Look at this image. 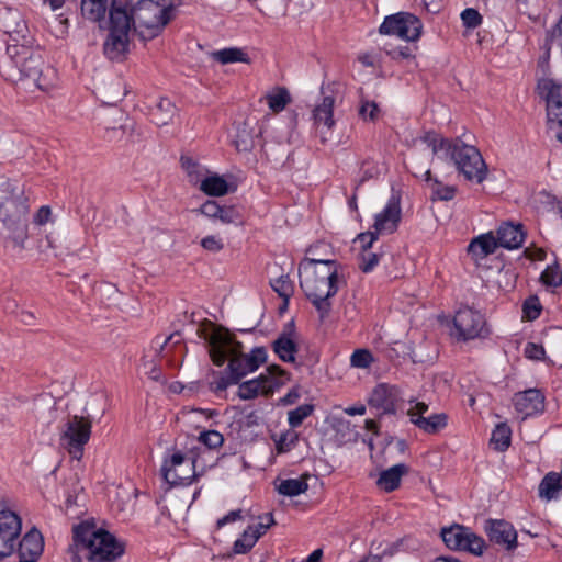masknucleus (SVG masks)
<instances>
[{
    "label": "nucleus",
    "mask_w": 562,
    "mask_h": 562,
    "mask_svg": "<svg viewBox=\"0 0 562 562\" xmlns=\"http://www.w3.org/2000/svg\"><path fill=\"white\" fill-rule=\"evenodd\" d=\"M131 9V0L80 1L81 16L108 31L103 53L110 60L122 61L130 53Z\"/></svg>",
    "instance_id": "f257e3e1"
},
{
    "label": "nucleus",
    "mask_w": 562,
    "mask_h": 562,
    "mask_svg": "<svg viewBox=\"0 0 562 562\" xmlns=\"http://www.w3.org/2000/svg\"><path fill=\"white\" fill-rule=\"evenodd\" d=\"M316 248L310 250L312 257L304 258L299 265L300 286L305 296L323 319L331 311V299L342 283L339 265L336 260L317 258Z\"/></svg>",
    "instance_id": "f03ea898"
},
{
    "label": "nucleus",
    "mask_w": 562,
    "mask_h": 562,
    "mask_svg": "<svg viewBox=\"0 0 562 562\" xmlns=\"http://www.w3.org/2000/svg\"><path fill=\"white\" fill-rule=\"evenodd\" d=\"M202 337L209 344V353L215 366L221 367L228 360L227 370L234 375V381L239 382L266 361L263 348H254L250 353H244L241 344L223 327L211 325L203 329Z\"/></svg>",
    "instance_id": "7ed1b4c3"
},
{
    "label": "nucleus",
    "mask_w": 562,
    "mask_h": 562,
    "mask_svg": "<svg viewBox=\"0 0 562 562\" xmlns=\"http://www.w3.org/2000/svg\"><path fill=\"white\" fill-rule=\"evenodd\" d=\"M8 60L0 66L2 77L9 81H30L41 91L48 92L57 83L56 70L44 64L42 56L25 45L9 44Z\"/></svg>",
    "instance_id": "20e7f679"
},
{
    "label": "nucleus",
    "mask_w": 562,
    "mask_h": 562,
    "mask_svg": "<svg viewBox=\"0 0 562 562\" xmlns=\"http://www.w3.org/2000/svg\"><path fill=\"white\" fill-rule=\"evenodd\" d=\"M432 154L440 159H450L463 177L475 183H482L487 175L486 164L475 146L460 138H445L436 132H427L420 137Z\"/></svg>",
    "instance_id": "39448f33"
},
{
    "label": "nucleus",
    "mask_w": 562,
    "mask_h": 562,
    "mask_svg": "<svg viewBox=\"0 0 562 562\" xmlns=\"http://www.w3.org/2000/svg\"><path fill=\"white\" fill-rule=\"evenodd\" d=\"M124 552V544L109 531L90 524L74 527V540L67 554L70 562H114Z\"/></svg>",
    "instance_id": "423d86ee"
},
{
    "label": "nucleus",
    "mask_w": 562,
    "mask_h": 562,
    "mask_svg": "<svg viewBox=\"0 0 562 562\" xmlns=\"http://www.w3.org/2000/svg\"><path fill=\"white\" fill-rule=\"evenodd\" d=\"M29 198L24 184L0 177V222L14 247L24 248L29 238Z\"/></svg>",
    "instance_id": "0eeeda50"
},
{
    "label": "nucleus",
    "mask_w": 562,
    "mask_h": 562,
    "mask_svg": "<svg viewBox=\"0 0 562 562\" xmlns=\"http://www.w3.org/2000/svg\"><path fill=\"white\" fill-rule=\"evenodd\" d=\"M131 34L134 32L142 41L157 37L172 18L173 3L168 0H131Z\"/></svg>",
    "instance_id": "6e6552de"
},
{
    "label": "nucleus",
    "mask_w": 562,
    "mask_h": 562,
    "mask_svg": "<svg viewBox=\"0 0 562 562\" xmlns=\"http://www.w3.org/2000/svg\"><path fill=\"white\" fill-rule=\"evenodd\" d=\"M538 89L546 100L548 131L562 143V83L543 79Z\"/></svg>",
    "instance_id": "1a4fd4ad"
},
{
    "label": "nucleus",
    "mask_w": 562,
    "mask_h": 562,
    "mask_svg": "<svg viewBox=\"0 0 562 562\" xmlns=\"http://www.w3.org/2000/svg\"><path fill=\"white\" fill-rule=\"evenodd\" d=\"M91 436V422L82 416H72L64 425L60 432V445L68 451L72 459L80 460L83 447Z\"/></svg>",
    "instance_id": "9d476101"
},
{
    "label": "nucleus",
    "mask_w": 562,
    "mask_h": 562,
    "mask_svg": "<svg viewBox=\"0 0 562 562\" xmlns=\"http://www.w3.org/2000/svg\"><path fill=\"white\" fill-rule=\"evenodd\" d=\"M288 381V375L279 366H270L266 373L258 378L243 382L238 386V396L241 400H252L259 395L272 394Z\"/></svg>",
    "instance_id": "9b49d317"
},
{
    "label": "nucleus",
    "mask_w": 562,
    "mask_h": 562,
    "mask_svg": "<svg viewBox=\"0 0 562 562\" xmlns=\"http://www.w3.org/2000/svg\"><path fill=\"white\" fill-rule=\"evenodd\" d=\"M422 31V21L408 12H398L386 16L379 27L381 34L397 36L406 42L417 41Z\"/></svg>",
    "instance_id": "f8f14e48"
},
{
    "label": "nucleus",
    "mask_w": 562,
    "mask_h": 562,
    "mask_svg": "<svg viewBox=\"0 0 562 562\" xmlns=\"http://www.w3.org/2000/svg\"><path fill=\"white\" fill-rule=\"evenodd\" d=\"M195 461L181 451H173L164 460L161 471L164 479L171 485H189L198 476Z\"/></svg>",
    "instance_id": "ddd939ff"
},
{
    "label": "nucleus",
    "mask_w": 562,
    "mask_h": 562,
    "mask_svg": "<svg viewBox=\"0 0 562 562\" xmlns=\"http://www.w3.org/2000/svg\"><path fill=\"white\" fill-rule=\"evenodd\" d=\"M453 329L452 335L463 341L481 338L488 334L484 316L470 307L457 311L453 317Z\"/></svg>",
    "instance_id": "4468645a"
},
{
    "label": "nucleus",
    "mask_w": 562,
    "mask_h": 562,
    "mask_svg": "<svg viewBox=\"0 0 562 562\" xmlns=\"http://www.w3.org/2000/svg\"><path fill=\"white\" fill-rule=\"evenodd\" d=\"M441 538L449 549L468 551L475 555H481L485 548L483 538L461 525L442 528Z\"/></svg>",
    "instance_id": "2eb2a0df"
},
{
    "label": "nucleus",
    "mask_w": 562,
    "mask_h": 562,
    "mask_svg": "<svg viewBox=\"0 0 562 562\" xmlns=\"http://www.w3.org/2000/svg\"><path fill=\"white\" fill-rule=\"evenodd\" d=\"M335 103L336 98L333 93H323L321 101L314 106L312 112L313 125L322 136L323 140L326 139L335 127Z\"/></svg>",
    "instance_id": "dca6fc26"
},
{
    "label": "nucleus",
    "mask_w": 562,
    "mask_h": 562,
    "mask_svg": "<svg viewBox=\"0 0 562 562\" xmlns=\"http://www.w3.org/2000/svg\"><path fill=\"white\" fill-rule=\"evenodd\" d=\"M401 215V199L392 194L383 210L375 215L373 229L378 234H392L398 226Z\"/></svg>",
    "instance_id": "f3484780"
},
{
    "label": "nucleus",
    "mask_w": 562,
    "mask_h": 562,
    "mask_svg": "<svg viewBox=\"0 0 562 562\" xmlns=\"http://www.w3.org/2000/svg\"><path fill=\"white\" fill-rule=\"evenodd\" d=\"M484 529L490 541L503 547L506 551L510 552L517 548V531L508 521L491 519L486 521Z\"/></svg>",
    "instance_id": "a211bd4d"
},
{
    "label": "nucleus",
    "mask_w": 562,
    "mask_h": 562,
    "mask_svg": "<svg viewBox=\"0 0 562 562\" xmlns=\"http://www.w3.org/2000/svg\"><path fill=\"white\" fill-rule=\"evenodd\" d=\"M513 403L522 419L542 413L544 409V396L535 389L516 393Z\"/></svg>",
    "instance_id": "6ab92c4d"
},
{
    "label": "nucleus",
    "mask_w": 562,
    "mask_h": 562,
    "mask_svg": "<svg viewBox=\"0 0 562 562\" xmlns=\"http://www.w3.org/2000/svg\"><path fill=\"white\" fill-rule=\"evenodd\" d=\"M199 212L212 221H217L222 224H237L240 222V214L233 205H221L214 200L204 202Z\"/></svg>",
    "instance_id": "aec40b11"
},
{
    "label": "nucleus",
    "mask_w": 562,
    "mask_h": 562,
    "mask_svg": "<svg viewBox=\"0 0 562 562\" xmlns=\"http://www.w3.org/2000/svg\"><path fill=\"white\" fill-rule=\"evenodd\" d=\"M397 398L398 391L395 386L381 383L373 389L369 397V404L384 413H392L395 409Z\"/></svg>",
    "instance_id": "412c9836"
},
{
    "label": "nucleus",
    "mask_w": 562,
    "mask_h": 562,
    "mask_svg": "<svg viewBox=\"0 0 562 562\" xmlns=\"http://www.w3.org/2000/svg\"><path fill=\"white\" fill-rule=\"evenodd\" d=\"M288 331H283L273 342V351L284 362H294L297 347L293 338V324L288 325Z\"/></svg>",
    "instance_id": "4be33fe9"
},
{
    "label": "nucleus",
    "mask_w": 562,
    "mask_h": 562,
    "mask_svg": "<svg viewBox=\"0 0 562 562\" xmlns=\"http://www.w3.org/2000/svg\"><path fill=\"white\" fill-rule=\"evenodd\" d=\"M525 235L520 225L504 223L499 226L496 240L499 247L515 249L521 246Z\"/></svg>",
    "instance_id": "5701e85b"
},
{
    "label": "nucleus",
    "mask_w": 562,
    "mask_h": 562,
    "mask_svg": "<svg viewBox=\"0 0 562 562\" xmlns=\"http://www.w3.org/2000/svg\"><path fill=\"white\" fill-rule=\"evenodd\" d=\"M499 247L493 233L480 235L468 246L469 254L475 259H483Z\"/></svg>",
    "instance_id": "b1692460"
},
{
    "label": "nucleus",
    "mask_w": 562,
    "mask_h": 562,
    "mask_svg": "<svg viewBox=\"0 0 562 562\" xmlns=\"http://www.w3.org/2000/svg\"><path fill=\"white\" fill-rule=\"evenodd\" d=\"M408 471L407 467L403 463L395 464L381 472L376 480V485L384 492H392L400 486L402 476Z\"/></svg>",
    "instance_id": "393cba45"
},
{
    "label": "nucleus",
    "mask_w": 562,
    "mask_h": 562,
    "mask_svg": "<svg viewBox=\"0 0 562 562\" xmlns=\"http://www.w3.org/2000/svg\"><path fill=\"white\" fill-rule=\"evenodd\" d=\"M43 546L42 535L36 530H32L21 540L19 555L29 558L30 561H36L43 551Z\"/></svg>",
    "instance_id": "a878e982"
},
{
    "label": "nucleus",
    "mask_w": 562,
    "mask_h": 562,
    "mask_svg": "<svg viewBox=\"0 0 562 562\" xmlns=\"http://www.w3.org/2000/svg\"><path fill=\"white\" fill-rule=\"evenodd\" d=\"M20 532V517L14 512L8 509L5 502L0 499V533L19 538Z\"/></svg>",
    "instance_id": "bb28decb"
},
{
    "label": "nucleus",
    "mask_w": 562,
    "mask_h": 562,
    "mask_svg": "<svg viewBox=\"0 0 562 562\" xmlns=\"http://www.w3.org/2000/svg\"><path fill=\"white\" fill-rule=\"evenodd\" d=\"M3 26L5 29V33H8L13 41H18L20 37L24 38L27 32V27L25 21L22 18V14L12 9H8L5 15L3 18Z\"/></svg>",
    "instance_id": "cd10ccee"
},
{
    "label": "nucleus",
    "mask_w": 562,
    "mask_h": 562,
    "mask_svg": "<svg viewBox=\"0 0 562 562\" xmlns=\"http://www.w3.org/2000/svg\"><path fill=\"white\" fill-rule=\"evenodd\" d=\"M200 190L210 196H223L228 193L226 179L216 173H209L199 186Z\"/></svg>",
    "instance_id": "c85d7f7f"
},
{
    "label": "nucleus",
    "mask_w": 562,
    "mask_h": 562,
    "mask_svg": "<svg viewBox=\"0 0 562 562\" xmlns=\"http://www.w3.org/2000/svg\"><path fill=\"white\" fill-rule=\"evenodd\" d=\"M175 113V104L169 99L162 98L150 110V119L156 125L164 126L172 120Z\"/></svg>",
    "instance_id": "c756f323"
},
{
    "label": "nucleus",
    "mask_w": 562,
    "mask_h": 562,
    "mask_svg": "<svg viewBox=\"0 0 562 562\" xmlns=\"http://www.w3.org/2000/svg\"><path fill=\"white\" fill-rule=\"evenodd\" d=\"M180 162L192 184L200 186L203 178L209 175V170L193 157L181 156Z\"/></svg>",
    "instance_id": "7c9ffc66"
},
{
    "label": "nucleus",
    "mask_w": 562,
    "mask_h": 562,
    "mask_svg": "<svg viewBox=\"0 0 562 562\" xmlns=\"http://www.w3.org/2000/svg\"><path fill=\"white\" fill-rule=\"evenodd\" d=\"M448 417L443 413L430 414L414 420V425L426 434H436L447 426Z\"/></svg>",
    "instance_id": "2f4dec72"
},
{
    "label": "nucleus",
    "mask_w": 562,
    "mask_h": 562,
    "mask_svg": "<svg viewBox=\"0 0 562 562\" xmlns=\"http://www.w3.org/2000/svg\"><path fill=\"white\" fill-rule=\"evenodd\" d=\"M277 454H283L294 449L299 442V432L288 429L280 435H272Z\"/></svg>",
    "instance_id": "473e14b6"
},
{
    "label": "nucleus",
    "mask_w": 562,
    "mask_h": 562,
    "mask_svg": "<svg viewBox=\"0 0 562 562\" xmlns=\"http://www.w3.org/2000/svg\"><path fill=\"white\" fill-rule=\"evenodd\" d=\"M265 99L267 100L269 109L273 113L283 111L285 106L291 102L289 91L282 87H277L272 91L268 92L265 95Z\"/></svg>",
    "instance_id": "72a5a7b5"
},
{
    "label": "nucleus",
    "mask_w": 562,
    "mask_h": 562,
    "mask_svg": "<svg viewBox=\"0 0 562 562\" xmlns=\"http://www.w3.org/2000/svg\"><path fill=\"white\" fill-rule=\"evenodd\" d=\"M307 475L297 477V479H288L280 482L277 490L281 495L284 496H297L306 492L307 485Z\"/></svg>",
    "instance_id": "f704fd0d"
},
{
    "label": "nucleus",
    "mask_w": 562,
    "mask_h": 562,
    "mask_svg": "<svg viewBox=\"0 0 562 562\" xmlns=\"http://www.w3.org/2000/svg\"><path fill=\"white\" fill-rule=\"evenodd\" d=\"M512 430L506 424H498L492 432L491 442L499 451L506 450L510 445Z\"/></svg>",
    "instance_id": "c9c22d12"
},
{
    "label": "nucleus",
    "mask_w": 562,
    "mask_h": 562,
    "mask_svg": "<svg viewBox=\"0 0 562 562\" xmlns=\"http://www.w3.org/2000/svg\"><path fill=\"white\" fill-rule=\"evenodd\" d=\"M214 58L221 64L248 63L249 58L240 48H224L214 53Z\"/></svg>",
    "instance_id": "e433bc0d"
},
{
    "label": "nucleus",
    "mask_w": 562,
    "mask_h": 562,
    "mask_svg": "<svg viewBox=\"0 0 562 562\" xmlns=\"http://www.w3.org/2000/svg\"><path fill=\"white\" fill-rule=\"evenodd\" d=\"M314 412V405L303 404L288 412V423L291 429L300 427Z\"/></svg>",
    "instance_id": "4c0bfd02"
},
{
    "label": "nucleus",
    "mask_w": 562,
    "mask_h": 562,
    "mask_svg": "<svg viewBox=\"0 0 562 562\" xmlns=\"http://www.w3.org/2000/svg\"><path fill=\"white\" fill-rule=\"evenodd\" d=\"M258 541V536L254 533V531L248 527L234 542V552L237 554H244L248 552Z\"/></svg>",
    "instance_id": "58836bf2"
},
{
    "label": "nucleus",
    "mask_w": 562,
    "mask_h": 562,
    "mask_svg": "<svg viewBox=\"0 0 562 562\" xmlns=\"http://www.w3.org/2000/svg\"><path fill=\"white\" fill-rule=\"evenodd\" d=\"M374 362L372 352L368 349H357L350 356V366L357 369H368Z\"/></svg>",
    "instance_id": "ea45409f"
},
{
    "label": "nucleus",
    "mask_w": 562,
    "mask_h": 562,
    "mask_svg": "<svg viewBox=\"0 0 562 562\" xmlns=\"http://www.w3.org/2000/svg\"><path fill=\"white\" fill-rule=\"evenodd\" d=\"M271 286L284 301H288L293 293V284L286 274L272 280Z\"/></svg>",
    "instance_id": "a19ab883"
},
{
    "label": "nucleus",
    "mask_w": 562,
    "mask_h": 562,
    "mask_svg": "<svg viewBox=\"0 0 562 562\" xmlns=\"http://www.w3.org/2000/svg\"><path fill=\"white\" fill-rule=\"evenodd\" d=\"M541 281L548 286H560L562 284V270L557 265L548 266L541 273Z\"/></svg>",
    "instance_id": "79ce46f5"
},
{
    "label": "nucleus",
    "mask_w": 562,
    "mask_h": 562,
    "mask_svg": "<svg viewBox=\"0 0 562 562\" xmlns=\"http://www.w3.org/2000/svg\"><path fill=\"white\" fill-rule=\"evenodd\" d=\"M380 109L374 101L362 98L359 106V115L363 121H375L379 117Z\"/></svg>",
    "instance_id": "37998d69"
},
{
    "label": "nucleus",
    "mask_w": 562,
    "mask_h": 562,
    "mask_svg": "<svg viewBox=\"0 0 562 562\" xmlns=\"http://www.w3.org/2000/svg\"><path fill=\"white\" fill-rule=\"evenodd\" d=\"M199 441L210 449H216L223 445L224 437L216 430H207L200 434Z\"/></svg>",
    "instance_id": "c03bdc74"
},
{
    "label": "nucleus",
    "mask_w": 562,
    "mask_h": 562,
    "mask_svg": "<svg viewBox=\"0 0 562 562\" xmlns=\"http://www.w3.org/2000/svg\"><path fill=\"white\" fill-rule=\"evenodd\" d=\"M429 406L425 402L417 401L416 398H412L408 401L407 416L412 424L416 418H424L425 414L428 412Z\"/></svg>",
    "instance_id": "a18cd8bd"
},
{
    "label": "nucleus",
    "mask_w": 562,
    "mask_h": 562,
    "mask_svg": "<svg viewBox=\"0 0 562 562\" xmlns=\"http://www.w3.org/2000/svg\"><path fill=\"white\" fill-rule=\"evenodd\" d=\"M461 21L467 29H476L482 24L483 18L477 10L468 8L461 12Z\"/></svg>",
    "instance_id": "49530a36"
},
{
    "label": "nucleus",
    "mask_w": 562,
    "mask_h": 562,
    "mask_svg": "<svg viewBox=\"0 0 562 562\" xmlns=\"http://www.w3.org/2000/svg\"><path fill=\"white\" fill-rule=\"evenodd\" d=\"M238 381H234V375L226 370V375L216 376L211 383V390L215 393L224 392L229 385L237 384Z\"/></svg>",
    "instance_id": "de8ad7c7"
},
{
    "label": "nucleus",
    "mask_w": 562,
    "mask_h": 562,
    "mask_svg": "<svg viewBox=\"0 0 562 562\" xmlns=\"http://www.w3.org/2000/svg\"><path fill=\"white\" fill-rule=\"evenodd\" d=\"M432 196L441 201H449L454 196V189L452 187L442 186L437 180L430 186Z\"/></svg>",
    "instance_id": "09e8293b"
},
{
    "label": "nucleus",
    "mask_w": 562,
    "mask_h": 562,
    "mask_svg": "<svg viewBox=\"0 0 562 562\" xmlns=\"http://www.w3.org/2000/svg\"><path fill=\"white\" fill-rule=\"evenodd\" d=\"M379 261V255L366 251L360 257L359 269L364 273H369L378 266Z\"/></svg>",
    "instance_id": "8fccbe9b"
},
{
    "label": "nucleus",
    "mask_w": 562,
    "mask_h": 562,
    "mask_svg": "<svg viewBox=\"0 0 562 562\" xmlns=\"http://www.w3.org/2000/svg\"><path fill=\"white\" fill-rule=\"evenodd\" d=\"M234 144L238 151H249L254 146V140L248 131L244 128L237 133Z\"/></svg>",
    "instance_id": "3c124183"
},
{
    "label": "nucleus",
    "mask_w": 562,
    "mask_h": 562,
    "mask_svg": "<svg viewBox=\"0 0 562 562\" xmlns=\"http://www.w3.org/2000/svg\"><path fill=\"white\" fill-rule=\"evenodd\" d=\"M16 537L0 533V559L10 555L15 548Z\"/></svg>",
    "instance_id": "603ef678"
},
{
    "label": "nucleus",
    "mask_w": 562,
    "mask_h": 562,
    "mask_svg": "<svg viewBox=\"0 0 562 562\" xmlns=\"http://www.w3.org/2000/svg\"><path fill=\"white\" fill-rule=\"evenodd\" d=\"M262 521L255 525L249 526V528L254 531L256 536H258V539L266 533V531L274 524V519L272 514H266L263 517H261Z\"/></svg>",
    "instance_id": "864d4df0"
},
{
    "label": "nucleus",
    "mask_w": 562,
    "mask_h": 562,
    "mask_svg": "<svg viewBox=\"0 0 562 562\" xmlns=\"http://www.w3.org/2000/svg\"><path fill=\"white\" fill-rule=\"evenodd\" d=\"M524 353L528 359L541 360L544 357V348L541 345L535 342H528L525 346Z\"/></svg>",
    "instance_id": "5fc2aeb1"
},
{
    "label": "nucleus",
    "mask_w": 562,
    "mask_h": 562,
    "mask_svg": "<svg viewBox=\"0 0 562 562\" xmlns=\"http://www.w3.org/2000/svg\"><path fill=\"white\" fill-rule=\"evenodd\" d=\"M130 126L127 124H124V125H121L119 127H105V133L103 135V137L109 140V142H117V140H121L123 138V135L125 133V131Z\"/></svg>",
    "instance_id": "6e6d98bb"
},
{
    "label": "nucleus",
    "mask_w": 562,
    "mask_h": 562,
    "mask_svg": "<svg viewBox=\"0 0 562 562\" xmlns=\"http://www.w3.org/2000/svg\"><path fill=\"white\" fill-rule=\"evenodd\" d=\"M201 246L204 249H206L209 251H213V252H218L224 247L222 240L220 238H217L216 236H213V235L204 237L201 240Z\"/></svg>",
    "instance_id": "4d7b16f0"
},
{
    "label": "nucleus",
    "mask_w": 562,
    "mask_h": 562,
    "mask_svg": "<svg viewBox=\"0 0 562 562\" xmlns=\"http://www.w3.org/2000/svg\"><path fill=\"white\" fill-rule=\"evenodd\" d=\"M524 313L528 319H536L540 315V305L537 299L525 302Z\"/></svg>",
    "instance_id": "13d9d810"
},
{
    "label": "nucleus",
    "mask_w": 562,
    "mask_h": 562,
    "mask_svg": "<svg viewBox=\"0 0 562 562\" xmlns=\"http://www.w3.org/2000/svg\"><path fill=\"white\" fill-rule=\"evenodd\" d=\"M50 218H52V210L49 206L44 205L37 210V212L35 213V215L33 217V222L36 225L42 226V225L47 224L50 221Z\"/></svg>",
    "instance_id": "bf43d9fd"
},
{
    "label": "nucleus",
    "mask_w": 562,
    "mask_h": 562,
    "mask_svg": "<svg viewBox=\"0 0 562 562\" xmlns=\"http://www.w3.org/2000/svg\"><path fill=\"white\" fill-rule=\"evenodd\" d=\"M378 233L375 229L373 232L362 233L358 236V241L362 245L363 248H370L373 241L378 238Z\"/></svg>",
    "instance_id": "052dcab7"
},
{
    "label": "nucleus",
    "mask_w": 562,
    "mask_h": 562,
    "mask_svg": "<svg viewBox=\"0 0 562 562\" xmlns=\"http://www.w3.org/2000/svg\"><path fill=\"white\" fill-rule=\"evenodd\" d=\"M240 518V510L229 512L227 515L217 520V527L221 528L226 524L233 522Z\"/></svg>",
    "instance_id": "680f3d73"
},
{
    "label": "nucleus",
    "mask_w": 562,
    "mask_h": 562,
    "mask_svg": "<svg viewBox=\"0 0 562 562\" xmlns=\"http://www.w3.org/2000/svg\"><path fill=\"white\" fill-rule=\"evenodd\" d=\"M425 9L430 13H438L441 10L440 0H422Z\"/></svg>",
    "instance_id": "e2e57ef3"
},
{
    "label": "nucleus",
    "mask_w": 562,
    "mask_h": 562,
    "mask_svg": "<svg viewBox=\"0 0 562 562\" xmlns=\"http://www.w3.org/2000/svg\"><path fill=\"white\" fill-rule=\"evenodd\" d=\"M393 58L408 59L413 57V54L408 47H402L392 52Z\"/></svg>",
    "instance_id": "0e129e2a"
},
{
    "label": "nucleus",
    "mask_w": 562,
    "mask_h": 562,
    "mask_svg": "<svg viewBox=\"0 0 562 562\" xmlns=\"http://www.w3.org/2000/svg\"><path fill=\"white\" fill-rule=\"evenodd\" d=\"M345 413L349 416L364 415L366 406L362 404L345 408Z\"/></svg>",
    "instance_id": "69168bd1"
},
{
    "label": "nucleus",
    "mask_w": 562,
    "mask_h": 562,
    "mask_svg": "<svg viewBox=\"0 0 562 562\" xmlns=\"http://www.w3.org/2000/svg\"><path fill=\"white\" fill-rule=\"evenodd\" d=\"M358 60L367 67H372V66H374V63H375L374 57L370 54L359 55Z\"/></svg>",
    "instance_id": "338daca9"
},
{
    "label": "nucleus",
    "mask_w": 562,
    "mask_h": 562,
    "mask_svg": "<svg viewBox=\"0 0 562 562\" xmlns=\"http://www.w3.org/2000/svg\"><path fill=\"white\" fill-rule=\"evenodd\" d=\"M322 558H323V550L316 549L306 558L305 562H321Z\"/></svg>",
    "instance_id": "774afa93"
}]
</instances>
